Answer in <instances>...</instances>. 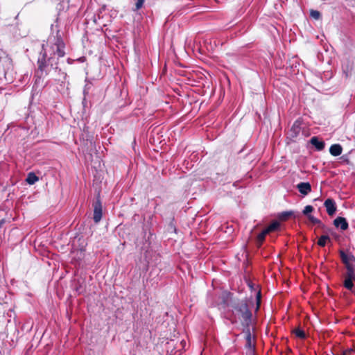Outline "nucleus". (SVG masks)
<instances>
[{
    "label": "nucleus",
    "instance_id": "9",
    "mask_svg": "<svg viewBox=\"0 0 355 355\" xmlns=\"http://www.w3.org/2000/svg\"><path fill=\"white\" fill-rule=\"evenodd\" d=\"M301 122L298 120L295 121L289 131L290 137L292 138L297 137L301 130Z\"/></svg>",
    "mask_w": 355,
    "mask_h": 355
},
{
    "label": "nucleus",
    "instance_id": "27",
    "mask_svg": "<svg viewBox=\"0 0 355 355\" xmlns=\"http://www.w3.org/2000/svg\"><path fill=\"white\" fill-rule=\"evenodd\" d=\"M5 223V220L4 219H1L0 220V228L2 227V225L4 224Z\"/></svg>",
    "mask_w": 355,
    "mask_h": 355
},
{
    "label": "nucleus",
    "instance_id": "16",
    "mask_svg": "<svg viewBox=\"0 0 355 355\" xmlns=\"http://www.w3.org/2000/svg\"><path fill=\"white\" fill-rule=\"evenodd\" d=\"M340 257L342 260V262L345 264V266H347L350 264L349 261L348 255L342 250L339 251Z\"/></svg>",
    "mask_w": 355,
    "mask_h": 355
},
{
    "label": "nucleus",
    "instance_id": "15",
    "mask_svg": "<svg viewBox=\"0 0 355 355\" xmlns=\"http://www.w3.org/2000/svg\"><path fill=\"white\" fill-rule=\"evenodd\" d=\"M328 241H330L329 236L328 235H322L318 239L317 243L320 247H324Z\"/></svg>",
    "mask_w": 355,
    "mask_h": 355
},
{
    "label": "nucleus",
    "instance_id": "29",
    "mask_svg": "<svg viewBox=\"0 0 355 355\" xmlns=\"http://www.w3.org/2000/svg\"><path fill=\"white\" fill-rule=\"evenodd\" d=\"M352 291V293H354V295H355V291H353V290H352V291Z\"/></svg>",
    "mask_w": 355,
    "mask_h": 355
},
{
    "label": "nucleus",
    "instance_id": "2",
    "mask_svg": "<svg viewBox=\"0 0 355 355\" xmlns=\"http://www.w3.org/2000/svg\"><path fill=\"white\" fill-rule=\"evenodd\" d=\"M232 307L235 318L239 319L243 327L251 325L253 317L252 309L254 308L252 297L234 300Z\"/></svg>",
    "mask_w": 355,
    "mask_h": 355
},
{
    "label": "nucleus",
    "instance_id": "20",
    "mask_svg": "<svg viewBox=\"0 0 355 355\" xmlns=\"http://www.w3.org/2000/svg\"><path fill=\"white\" fill-rule=\"evenodd\" d=\"M144 2L145 0H137V2L135 3V7L133 10L137 11L140 10L143 7Z\"/></svg>",
    "mask_w": 355,
    "mask_h": 355
},
{
    "label": "nucleus",
    "instance_id": "17",
    "mask_svg": "<svg viewBox=\"0 0 355 355\" xmlns=\"http://www.w3.org/2000/svg\"><path fill=\"white\" fill-rule=\"evenodd\" d=\"M293 333L295 334V335L301 339H305L306 338V334L304 330L301 329L300 328H297L293 331Z\"/></svg>",
    "mask_w": 355,
    "mask_h": 355
},
{
    "label": "nucleus",
    "instance_id": "10",
    "mask_svg": "<svg viewBox=\"0 0 355 355\" xmlns=\"http://www.w3.org/2000/svg\"><path fill=\"white\" fill-rule=\"evenodd\" d=\"M297 188L304 196H306L311 191V186L309 182H300L297 185Z\"/></svg>",
    "mask_w": 355,
    "mask_h": 355
},
{
    "label": "nucleus",
    "instance_id": "13",
    "mask_svg": "<svg viewBox=\"0 0 355 355\" xmlns=\"http://www.w3.org/2000/svg\"><path fill=\"white\" fill-rule=\"evenodd\" d=\"M233 294L230 292L225 291L221 294V303L224 306H228L229 302L232 300Z\"/></svg>",
    "mask_w": 355,
    "mask_h": 355
},
{
    "label": "nucleus",
    "instance_id": "28",
    "mask_svg": "<svg viewBox=\"0 0 355 355\" xmlns=\"http://www.w3.org/2000/svg\"><path fill=\"white\" fill-rule=\"evenodd\" d=\"M344 73H345V77H346V78H347V77L349 76V73H348V72H347V71H344Z\"/></svg>",
    "mask_w": 355,
    "mask_h": 355
},
{
    "label": "nucleus",
    "instance_id": "1",
    "mask_svg": "<svg viewBox=\"0 0 355 355\" xmlns=\"http://www.w3.org/2000/svg\"><path fill=\"white\" fill-rule=\"evenodd\" d=\"M64 48L65 44L59 30L49 36L46 44H42L37 61V73L40 76H46L52 71L58 70L60 77L55 78V81L58 83H64L67 73L58 67L59 59L65 55Z\"/></svg>",
    "mask_w": 355,
    "mask_h": 355
},
{
    "label": "nucleus",
    "instance_id": "21",
    "mask_svg": "<svg viewBox=\"0 0 355 355\" xmlns=\"http://www.w3.org/2000/svg\"><path fill=\"white\" fill-rule=\"evenodd\" d=\"M308 218L313 224H319V225H320L322 223L320 220L315 218L312 215H308Z\"/></svg>",
    "mask_w": 355,
    "mask_h": 355
},
{
    "label": "nucleus",
    "instance_id": "11",
    "mask_svg": "<svg viewBox=\"0 0 355 355\" xmlns=\"http://www.w3.org/2000/svg\"><path fill=\"white\" fill-rule=\"evenodd\" d=\"M310 143L314 146L318 150H322L325 146L324 142L322 140H319L317 137H311L310 139Z\"/></svg>",
    "mask_w": 355,
    "mask_h": 355
},
{
    "label": "nucleus",
    "instance_id": "22",
    "mask_svg": "<svg viewBox=\"0 0 355 355\" xmlns=\"http://www.w3.org/2000/svg\"><path fill=\"white\" fill-rule=\"evenodd\" d=\"M313 211V207L311 205H306L303 210V214L304 215H308L309 213L312 212Z\"/></svg>",
    "mask_w": 355,
    "mask_h": 355
},
{
    "label": "nucleus",
    "instance_id": "6",
    "mask_svg": "<svg viewBox=\"0 0 355 355\" xmlns=\"http://www.w3.org/2000/svg\"><path fill=\"white\" fill-rule=\"evenodd\" d=\"M250 326L248 327H243V332L245 335V340H246V347L248 348H252L254 347V338L251 334Z\"/></svg>",
    "mask_w": 355,
    "mask_h": 355
},
{
    "label": "nucleus",
    "instance_id": "14",
    "mask_svg": "<svg viewBox=\"0 0 355 355\" xmlns=\"http://www.w3.org/2000/svg\"><path fill=\"white\" fill-rule=\"evenodd\" d=\"M39 178L38 177L33 173H29L28 174V177L26 178V182L29 184H35L37 181H38Z\"/></svg>",
    "mask_w": 355,
    "mask_h": 355
},
{
    "label": "nucleus",
    "instance_id": "8",
    "mask_svg": "<svg viewBox=\"0 0 355 355\" xmlns=\"http://www.w3.org/2000/svg\"><path fill=\"white\" fill-rule=\"evenodd\" d=\"M334 225L336 227H340L343 231L347 230L349 227V225L346 218L341 216H338L334 220Z\"/></svg>",
    "mask_w": 355,
    "mask_h": 355
},
{
    "label": "nucleus",
    "instance_id": "19",
    "mask_svg": "<svg viewBox=\"0 0 355 355\" xmlns=\"http://www.w3.org/2000/svg\"><path fill=\"white\" fill-rule=\"evenodd\" d=\"M310 16H311L312 18H313V19H315L318 20V19H320V17H321V14H320V12L319 11H318V10H311V11H310Z\"/></svg>",
    "mask_w": 355,
    "mask_h": 355
},
{
    "label": "nucleus",
    "instance_id": "23",
    "mask_svg": "<svg viewBox=\"0 0 355 355\" xmlns=\"http://www.w3.org/2000/svg\"><path fill=\"white\" fill-rule=\"evenodd\" d=\"M292 215V212L286 211L281 214L280 218L282 220H287Z\"/></svg>",
    "mask_w": 355,
    "mask_h": 355
},
{
    "label": "nucleus",
    "instance_id": "18",
    "mask_svg": "<svg viewBox=\"0 0 355 355\" xmlns=\"http://www.w3.org/2000/svg\"><path fill=\"white\" fill-rule=\"evenodd\" d=\"M261 300V291L259 290L257 293V295H256V309H255V312H257L258 310L260 308Z\"/></svg>",
    "mask_w": 355,
    "mask_h": 355
},
{
    "label": "nucleus",
    "instance_id": "7",
    "mask_svg": "<svg viewBox=\"0 0 355 355\" xmlns=\"http://www.w3.org/2000/svg\"><path fill=\"white\" fill-rule=\"evenodd\" d=\"M324 205L326 208L327 212L329 216H333L336 211V206L335 201L331 198H328L324 201Z\"/></svg>",
    "mask_w": 355,
    "mask_h": 355
},
{
    "label": "nucleus",
    "instance_id": "30",
    "mask_svg": "<svg viewBox=\"0 0 355 355\" xmlns=\"http://www.w3.org/2000/svg\"><path fill=\"white\" fill-rule=\"evenodd\" d=\"M354 278H353V281H355V276L354 277Z\"/></svg>",
    "mask_w": 355,
    "mask_h": 355
},
{
    "label": "nucleus",
    "instance_id": "26",
    "mask_svg": "<svg viewBox=\"0 0 355 355\" xmlns=\"http://www.w3.org/2000/svg\"><path fill=\"white\" fill-rule=\"evenodd\" d=\"M248 286L250 288L251 290L254 288V285L252 282L248 283Z\"/></svg>",
    "mask_w": 355,
    "mask_h": 355
},
{
    "label": "nucleus",
    "instance_id": "3",
    "mask_svg": "<svg viewBox=\"0 0 355 355\" xmlns=\"http://www.w3.org/2000/svg\"><path fill=\"white\" fill-rule=\"evenodd\" d=\"M280 226L279 222L277 220H274L266 228L263 230L261 232H260L256 238V244L258 248H260L263 241H265V238L267 234L277 231Z\"/></svg>",
    "mask_w": 355,
    "mask_h": 355
},
{
    "label": "nucleus",
    "instance_id": "5",
    "mask_svg": "<svg viewBox=\"0 0 355 355\" xmlns=\"http://www.w3.org/2000/svg\"><path fill=\"white\" fill-rule=\"evenodd\" d=\"M102 218V205L99 197L97 198L94 203V217L93 219L96 223H98Z\"/></svg>",
    "mask_w": 355,
    "mask_h": 355
},
{
    "label": "nucleus",
    "instance_id": "25",
    "mask_svg": "<svg viewBox=\"0 0 355 355\" xmlns=\"http://www.w3.org/2000/svg\"><path fill=\"white\" fill-rule=\"evenodd\" d=\"M349 257V261H355V257L353 254H350L349 256H348Z\"/></svg>",
    "mask_w": 355,
    "mask_h": 355
},
{
    "label": "nucleus",
    "instance_id": "24",
    "mask_svg": "<svg viewBox=\"0 0 355 355\" xmlns=\"http://www.w3.org/2000/svg\"><path fill=\"white\" fill-rule=\"evenodd\" d=\"M354 352V349L352 348L347 349L343 350L341 353V355H350Z\"/></svg>",
    "mask_w": 355,
    "mask_h": 355
},
{
    "label": "nucleus",
    "instance_id": "4",
    "mask_svg": "<svg viewBox=\"0 0 355 355\" xmlns=\"http://www.w3.org/2000/svg\"><path fill=\"white\" fill-rule=\"evenodd\" d=\"M347 272L345 274V278L343 283L345 288L349 291H352L354 287L353 278L355 276V271L352 264H349L345 266Z\"/></svg>",
    "mask_w": 355,
    "mask_h": 355
},
{
    "label": "nucleus",
    "instance_id": "12",
    "mask_svg": "<svg viewBox=\"0 0 355 355\" xmlns=\"http://www.w3.org/2000/svg\"><path fill=\"white\" fill-rule=\"evenodd\" d=\"M343 147L338 144H333L329 148V153L332 156L336 157L341 155Z\"/></svg>",
    "mask_w": 355,
    "mask_h": 355
}]
</instances>
